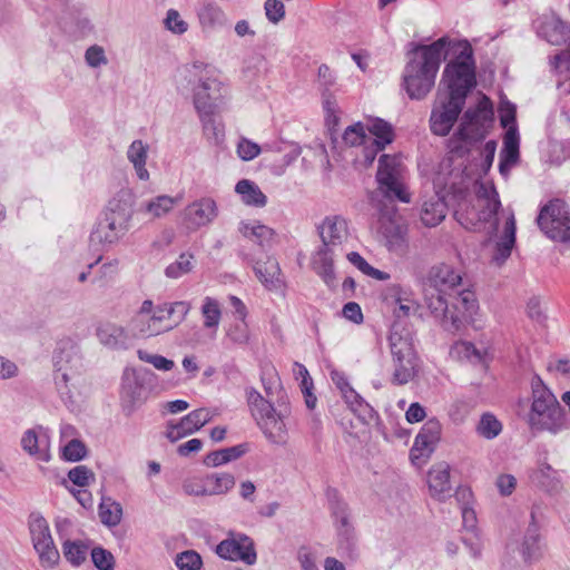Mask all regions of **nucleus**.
<instances>
[{"mask_svg": "<svg viewBox=\"0 0 570 570\" xmlns=\"http://www.w3.org/2000/svg\"><path fill=\"white\" fill-rule=\"evenodd\" d=\"M254 271L267 288L272 289L281 286V268L275 258L268 257L265 262H257Z\"/></svg>", "mask_w": 570, "mask_h": 570, "instance_id": "36", "label": "nucleus"}, {"mask_svg": "<svg viewBox=\"0 0 570 570\" xmlns=\"http://www.w3.org/2000/svg\"><path fill=\"white\" fill-rule=\"evenodd\" d=\"M504 159L500 161V171L503 173L505 163H514L519 156V138L515 127H510L505 134L504 141Z\"/></svg>", "mask_w": 570, "mask_h": 570, "instance_id": "49", "label": "nucleus"}, {"mask_svg": "<svg viewBox=\"0 0 570 570\" xmlns=\"http://www.w3.org/2000/svg\"><path fill=\"white\" fill-rule=\"evenodd\" d=\"M515 243V219L510 214L505 220L503 235L497 243L494 259L499 263L504 262L510 255Z\"/></svg>", "mask_w": 570, "mask_h": 570, "instance_id": "38", "label": "nucleus"}, {"mask_svg": "<svg viewBox=\"0 0 570 570\" xmlns=\"http://www.w3.org/2000/svg\"><path fill=\"white\" fill-rule=\"evenodd\" d=\"M501 206L499 195L494 187L481 184L476 194V207L470 215L478 217V223L483 225L489 234H493L498 229L497 214ZM481 229V226H475Z\"/></svg>", "mask_w": 570, "mask_h": 570, "instance_id": "19", "label": "nucleus"}, {"mask_svg": "<svg viewBox=\"0 0 570 570\" xmlns=\"http://www.w3.org/2000/svg\"><path fill=\"white\" fill-rule=\"evenodd\" d=\"M452 39L439 38L430 45L411 43L403 72L404 88L411 99H423L434 87L441 62L446 58Z\"/></svg>", "mask_w": 570, "mask_h": 570, "instance_id": "2", "label": "nucleus"}, {"mask_svg": "<svg viewBox=\"0 0 570 570\" xmlns=\"http://www.w3.org/2000/svg\"><path fill=\"white\" fill-rule=\"evenodd\" d=\"M247 452L246 444H237L230 448L213 451L204 458L206 466L216 468L239 459Z\"/></svg>", "mask_w": 570, "mask_h": 570, "instance_id": "39", "label": "nucleus"}, {"mask_svg": "<svg viewBox=\"0 0 570 570\" xmlns=\"http://www.w3.org/2000/svg\"><path fill=\"white\" fill-rule=\"evenodd\" d=\"M532 404L528 414V423L532 430L548 431L557 434L570 426L562 406L553 393L543 384L540 377H533Z\"/></svg>", "mask_w": 570, "mask_h": 570, "instance_id": "6", "label": "nucleus"}, {"mask_svg": "<svg viewBox=\"0 0 570 570\" xmlns=\"http://www.w3.org/2000/svg\"><path fill=\"white\" fill-rule=\"evenodd\" d=\"M149 146L140 139L134 140L127 149V159L132 165L139 180L147 181L150 177L146 167Z\"/></svg>", "mask_w": 570, "mask_h": 570, "instance_id": "32", "label": "nucleus"}, {"mask_svg": "<svg viewBox=\"0 0 570 570\" xmlns=\"http://www.w3.org/2000/svg\"><path fill=\"white\" fill-rule=\"evenodd\" d=\"M99 518L102 524L111 528L120 523L122 517V508L120 503L110 498L102 499L99 504Z\"/></svg>", "mask_w": 570, "mask_h": 570, "instance_id": "43", "label": "nucleus"}, {"mask_svg": "<svg viewBox=\"0 0 570 570\" xmlns=\"http://www.w3.org/2000/svg\"><path fill=\"white\" fill-rule=\"evenodd\" d=\"M104 213L117 218L121 216L125 223L130 225L132 218L131 193L125 189L118 191L109 202Z\"/></svg>", "mask_w": 570, "mask_h": 570, "instance_id": "37", "label": "nucleus"}, {"mask_svg": "<svg viewBox=\"0 0 570 570\" xmlns=\"http://www.w3.org/2000/svg\"><path fill=\"white\" fill-rule=\"evenodd\" d=\"M164 27L173 35L181 36L187 32L189 24L183 19L178 10L168 9L164 18Z\"/></svg>", "mask_w": 570, "mask_h": 570, "instance_id": "53", "label": "nucleus"}, {"mask_svg": "<svg viewBox=\"0 0 570 570\" xmlns=\"http://www.w3.org/2000/svg\"><path fill=\"white\" fill-rule=\"evenodd\" d=\"M220 111L222 110L197 111L203 134L206 137V139L214 145L222 144L225 137L224 125L217 118V115Z\"/></svg>", "mask_w": 570, "mask_h": 570, "instance_id": "33", "label": "nucleus"}, {"mask_svg": "<svg viewBox=\"0 0 570 570\" xmlns=\"http://www.w3.org/2000/svg\"><path fill=\"white\" fill-rule=\"evenodd\" d=\"M228 338L237 345H246L249 342V330L245 321L237 320L227 330Z\"/></svg>", "mask_w": 570, "mask_h": 570, "instance_id": "60", "label": "nucleus"}, {"mask_svg": "<svg viewBox=\"0 0 570 570\" xmlns=\"http://www.w3.org/2000/svg\"><path fill=\"white\" fill-rule=\"evenodd\" d=\"M85 60L91 68H98L108 63L105 49L101 46H90L85 52Z\"/></svg>", "mask_w": 570, "mask_h": 570, "instance_id": "63", "label": "nucleus"}, {"mask_svg": "<svg viewBox=\"0 0 570 570\" xmlns=\"http://www.w3.org/2000/svg\"><path fill=\"white\" fill-rule=\"evenodd\" d=\"M448 296H451V294L439 292L428 286L424 287V303L426 307L446 331L453 332L461 327V317L452 312Z\"/></svg>", "mask_w": 570, "mask_h": 570, "instance_id": "22", "label": "nucleus"}, {"mask_svg": "<svg viewBox=\"0 0 570 570\" xmlns=\"http://www.w3.org/2000/svg\"><path fill=\"white\" fill-rule=\"evenodd\" d=\"M520 553L523 561L528 564L539 561L543 556L539 525L535 522L533 512L531 513V522L520 546Z\"/></svg>", "mask_w": 570, "mask_h": 570, "instance_id": "28", "label": "nucleus"}, {"mask_svg": "<svg viewBox=\"0 0 570 570\" xmlns=\"http://www.w3.org/2000/svg\"><path fill=\"white\" fill-rule=\"evenodd\" d=\"M540 229L551 239L567 242L570 239V212L568 205L554 199L546 205L539 216Z\"/></svg>", "mask_w": 570, "mask_h": 570, "instance_id": "13", "label": "nucleus"}, {"mask_svg": "<svg viewBox=\"0 0 570 570\" xmlns=\"http://www.w3.org/2000/svg\"><path fill=\"white\" fill-rule=\"evenodd\" d=\"M212 412L206 407H200L185 415L178 423L167 425L166 438L170 442H176L186 435L200 430L212 420Z\"/></svg>", "mask_w": 570, "mask_h": 570, "instance_id": "25", "label": "nucleus"}, {"mask_svg": "<svg viewBox=\"0 0 570 570\" xmlns=\"http://www.w3.org/2000/svg\"><path fill=\"white\" fill-rule=\"evenodd\" d=\"M55 384L58 392L69 396L71 386L79 381L82 370V357L79 348L71 341H62L53 354Z\"/></svg>", "mask_w": 570, "mask_h": 570, "instance_id": "9", "label": "nucleus"}, {"mask_svg": "<svg viewBox=\"0 0 570 570\" xmlns=\"http://www.w3.org/2000/svg\"><path fill=\"white\" fill-rule=\"evenodd\" d=\"M435 445L430 444L424 440H420L417 435L414 439L413 446L410 450V460L413 465L421 468L424 465L432 453L434 452Z\"/></svg>", "mask_w": 570, "mask_h": 570, "instance_id": "50", "label": "nucleus"}, {"mask_svg": "<svg viewBox=\"0 0 570 570\" xmlns=\"http://www.w3.org/2000/svg\"><path fill=\"white\" fill-rule=\"evenodd\" d=\"M475 430L483 439L493 440L502 432V423L494 414L487 412L481 415Z\"/></svg>", "mask_w": 570, "mask_h": 570, "instance_id": "48", "label": "nucleus"}, {"mask_svg": "<svg viewBox=\"0 0 570 570\" xmlns=\"http://www.w3.org/2000/svg\"><path fill=\"white\" fill-rule=\"evenodd\" d=\"M156 381L154 372L146 367H127L121 376L120 405L130 415L146 402Z\"/></svg>", "mask_w": 570, "mask_h": 570, "instance_id": "8", "label": "nucleus"}, {"mask_svg": "<svg viewBox=\"0 0 570 570\" xmlns=\"http://www.w3.org/2000/svg\"><path fill=\"white\" fill-rule=\"evenodd\" d=\"M342 397L355 413L370 414L373 411L370 404L352 386L342 393Z\"/></svg>", "mask_w": 570, "mask_h": 570, "instance_id": "55", "label": "nucleus"}, {"mask_svg": "<svg viewBox=\"0 0 570 570\" xmlns=\"http://www.w3.org/2000/svg\"><path fill=\"white\" fill-rule=\"evenodd\" d=\"M62 456L67 461H80L86 456V446L81 441L73 439L63 446Z\"/></svg>", "mask_w": 570, "mask_h": 570, "instance_id": "62", "label": "nucleus"}, {"mask_svg": "<svg viewBox=\"0 0 570 570\" xmlns=\"http://www.w3.org/2000/svg\"><path fill=\"white\" fill-rule=\"evenodd\" d=\"M343 140L351 147L363 146L371 141V136L366 134L365 125L357 122L345 129Z\"/></svg>", "mask_w": 570, "mask_h": 570, "instance_id": "52", "label": "nucleus"}, {"mask_svg": "<svg viewBox=\"0 0 570 570\" xmlns=\"http://www.w3.org/2000/svg\"><path fill=\"white\" fill-rule=\"evenodd\" d=\"M375 229L379 240L390 250L400 247L404 240L405 227L394 206L380 209Z\"/></svg>", "mask_w": 570, "mask_h": 570, "instance_id": "21", "label": "nucleus"}, {"mask_svg": "<svg viewBox=\"0 0 570 570\" xmlns=\"http://www.w3.org/2000/svg\"><path fill=\"white\" fill-rule=\"evenodd\" d=\"M404 166L399 156L383 154L379 158L376 180L379 190L389 200L397 199L402 203H410L411 196L403 183Z\"/></svg>", "mask_w": 570, "mask_h": 570, "instance_id": "11", "label": "nucleus"}, {"mask_svg": "<svg viewBox=\"0 0 570 570\" xmlns=\"http://www.w3.org/2000/svg\"><path fill=\"white\" fill-rule=\"evenodd\" d=\"M334 525L336 531L337 553L346 560L354 561L358 558V539L350 512L344 503H337L333 509Z\"/></svg>", "mask_w": 570, "mask_h": 570, "instance_id": "15", "label": "nucleus"}, {"mask_svg": "<svg viewBox=\"0 0 570 570\" xmlns=\"http://www.w3.org/2000/svg\"><path fill=\"white\" fill-rule=\"evenodd\" d=\"M261 154V147L246 138H242L237 144V155L244 161H249Z\"/></svg>", "mask_w": 570, "mask_h": 570, "instance_id": "64", "label": "nucleus"}, {"mask_svg": "<svg viewBox=\"0 0 570 570\" xmlns=\"http://www.w3.org/2000/svg\"><path fill=\"white\" fill-rule=\"evenodd\" d=\"M218 205L212 197H202L188 204L180 214L183 227L195 233L210 226L218 217Z\"/></svg>", "mask_w": 570, "mask_h": 570, "instance_id": "17", "label": "nucleus"}, {"mask_svg": "<svg viewBox=\"0 0 570 570\" xmlns=\"http://www.w3.org/2000/svg\"><path fill=\"white\" fill-rule=\"evenodd\" d=\"M246 401L250 415L265 439L272 444L285 445L288 441L286 419L289 410H276L271 401L253 387L246 390Z\"/></svg>", "mask_w": 570, "mask_h": 570, "instance_id": "7", "label": "nucleus"}, {"mask_svg": "<svg viewBox=\"0 0 570 570\" xmlns=\"http://www.w3.org/2000/svg\"><path fill=\"white\" fill-rule=\"evenodd\" d=\"M208 497L227 493L235 485V478L230 473H212L205 476Z\"/></svg>", "mask_w": 570, "mask_h": 570, "instance_id": "42", "label": "nucleus"}, {"mask_svg": "<svg viewBox=\"0 0 570 570\" xmlns=\"http://www.w3.org/2000/svg\"><path fill=\"white\" fill-rule=\"evenodd\" d=\"M90 556L92 563L98 570H114L116 561L110 551L102 547H95L91 549Z\"/></svg>", "mask_w": 570, "mask_h": 570, "instance_id": "58", "label": "nucleus"}, {"mask_svg": "<svg viewBox=\"0 0 570 570\" xmlns=\"http://www.w3.org/2000/svg\"><path fill=\"white\" fill-rule=\"evenodd\" d=\"M137 355L140 361L151 364L159 371L168 372L175 367L174 361L159 354H151L145 350H138Z\"/></svg>", "mask_w": 570, "mask_h": 570, "instance_id": "57", "label": "nucleus"}, {"mask_svg": "<svg viewBox=\"0 0 570 570\" xmlns=\"http://www.w3.org/2000/svg\"><path fill=\"white\" fill-rule=\"evenodd\" d=\"M129 229L130 225L121 216L117 218L104 213L90 233L89 243L92 247L109 248L118 244Z\"/></svg>", "mask_w": 570, "mask_h": 570, "instance_id": "18", "label": "nucleus"}, {"mask_svg": "<svg viewBox=\"0 0 570 570\" xmlns=\"http://www.w3.org/2000/svg\"><path fill=\"white\" fill-rule=\"evenodd\" d=\"M216 553L226 560L243 561L246 564L256 562V552L250 538L245 534L232 535L216 547Z\"/></svg>", "mask_w": 570, "mask_h": 570, "instance_id": "24", "label": "nucleus"}, {"mask_svg": "<svg viewBox=\"0 0 570 570\" xmlns=\"http://www.w3.org/2000/svg\"><path fill=\"white\" fill-rule=\"evenodd\" d=\"M240 233L246 237L252 239L253 242L258 243L259 245H265L268 243L273 236L274 230L259 222H248L242 223Z\"/></svg>", "mask_w": 570, "mask_h": 570, "instance_id": "44", "label": "nucleus"}, {"mask_svg": "<svg viewBox=\"0 0 570 570\" xmlns=\"http://www.w3.org/2000/svg\"><path fill=\"white\" fill-rule=\"evenodd\" d=\"M21 446L28 454L40 461L48 462L50 460L49 436L41 428L39 432L35 429L26 431L21 439Z\"/></svg>", "mask_w": 570, "mask_h": 570, "instance_id": "29", "label": "nucleus"}, {"mask_svg": "<svg viewBox=\"0 0 570 570\" xmlns=\"http://www.w3.org/2000/svg\"><path fill=\"white\" fill-rule=\"evenodd\" d=\"M29 531L40 564L43 568H53L60 560V554L51 537L47 520L40 513L29 515Z\"/></svg>", "mask_w": 570, "mask_h": 570, "instance_id": "14", "label": "nucleus"}, {"mask_svg": "<svg viewBox=\"0 0 570 570\" xmlns=\"http://www.w3.org/2000/svg\"><path fill=\"white\" fill-rule=\"evenodd\" d=\"M322 246L314 253L312 265L322 279L332 286L335 282L334 259L343 252L350 238L348 223L340 215L326 216L317 227Z\"/></svg>", "mask_w": 570, "mask_h": 570, "instance_id": "4", "label": "nucleus"}, {"mask_svg": "<svg viewBox=\"0 0 570 570\" xmlns=\"http://www.w3.org/2000/svg\"><path fill=\"white\" fill-rule=\"evenodd\" d=\"M453 352L456 353L459 357L465 358L474 364L482 363L484 360V353L470 342H458L453 346Z\"/></svg>", "mask_w": 570, "mask_h": 570, "instance_id": "56", "label": "nucleus"}, {"mask_svg": "<svg viewBox=\"0 0 570 570\" xmlns=\"http://www.w3.org/2000/svg\"><path fill=\"white\" fill-rule=\"evenodd\" d=\"M389 340L394 367L392 383L395 385L407 384L415 376L417 367L412 337L409 332L403 334L394 326Z\"/></svg>", "mask_w": 570, "mask_h": 570, "instance_id": "10", "label": "nucleus"}, {"mask_svg": "<svg viewBox=\"0 0 570 570\" xmlns=\"http://www.w3.org/2000/svg\"><path fill=\"white\" fill-rule=\"evenodd\" d=\"M429 492L438 501H445L452 494L450 466L445 462L433 464L426 476Z\"/></svg>", "mask_w": 570, "mask_h": 570, "instance_id": "26", "label": "nucleus"}, {"mask_svg": "<svg viewBox=\"0 0 570 570\" xmlns=\"http://www.w3.org/2000/svg\"><path fill=\"white\" fill-rule=\"evenodd\" d=\"M195 267V256L191 253H181L178 258L165 269L168 278H180L189 274Z\"/></svg>", "mask_w": 570, "mask_h": 570, "instance_id": "46", "label": "nucleus"}, {"mask_svg": "<svg viewBox=\"0 0 570 570\" xmlns=\"http://www.w3.org/2000/svg\"><path fill=\"white\" fill-rule=\"evenodd\" d=\"M453 49L456 57L443 70L440 86H444L446 90L441 92L459 102H465L468 92L475 85L473 50L466 40H452L450 50Z\"/></svg>", "mask_w": 570, "mask_h": 570, "instance_id": "5", "label": "nucleus"}, {"mask_svg": "<svg viewBox=\"0 0 570 570\" xmlns=\"http://www.w3.org/2000/svg\"><path fill=\"white\" fill-rule=\"evenodd\" d=\"M175 564L178 570H200L203 559L195 550H186L176 556Z\"/></svg>", "mask_w": 570, "mask_h": 570, "instance_id": "54", "label": "nucleus"}, {"mask_svg": "<svg viewBox=\"0 0 570 570\" xmlns=\"http://www.w3.org/2000/svg\"><path fill=\"white\" fill-rule=\"evenodd\" d=\"M88 550H89L88 544H86L85 542L79 541V540H75V541L66 540L62 543L63 557L70 564H72L75 567H79L80 564H82L86 561L87 556H88Z\"/></svg>", "mask_w": 570, "mask_h": 570, "instance_id": "45", "label": "nucleus"}, {"mask_svg": "<svg viewBox=\"0 0 570 570\" xmlns=\"http://www.w3.org/2000/svg\"><path fill=\"white\" fill-rule=\"evenodd\" d=\"M177 199L168 195H159L141 205L140 212L151 218H160L173 210Z\"/></svg>", "mask_w": 570, "mask_h": 570, "instance_id": "40", "label": "nucleus"}, {"mask_svg": "<svg viewBox=\"0 0 570 570\" xmlns=\"http://www.w3.org/2000/svg\"><path fill=\"white\" fill-rule=\"evenodd\" d=\"M202 315L204 317L205 328L217 330L222 318V309L218 301L206 296L203 299Z\"/></svg>", "mask_w": 570, "mask_h": 570, "instance_id": "47", "label": "nucleus"}, {"mask_svg": "<svg viewBox=\"0 0 570 570\" xmlns=\"http://www.w3.org/2000/svg\"><path fill=\"white\" fill-rule=\"evenodd\" d=\"M178 92L193 94V105L197 111L222 110L227 96V87L210 65L195 60L180 67L175 75Z\"/></svg>", "mask_w": 570, "mask_h": 570, "instance_id": "3", "label": "nucleus"}, {"mask_svg": "<svg viewBox=\"0 0 570 570\" xmlns=\"http://www.w3.org/2000/svg\"><path fill=\"white\" fill-rule=\"evenodd\" d=\"M441 431L442 425L440 421L436 419H430L421 428L417 433V438L429 442L430 444L436 445L441 438Z\"/></svg>", "mask_w": 570, "mask_h": 570, "instance_id": "59", "label": "nucleus"}, {"mask_svg": "<svg viewBox=\"0 0 570 570\" xmlns=\"http://www.w3.org/2000/svg\"><path fill=\"white\" fill-rule=\"evenodd\" d=\"M461 282L462 276L459 271L450 265L440 264L430 269L425 286L450 294L461 285Z\"/></svg>", "mask_w": 570, "mask_h": 570, "instance_id": "27", "label": "nucleus"}, {"mask_svg": "<svg viewBox=\"0 0 570 570\" xmlns=\"http://www.w3.org/2000/svg\"><path fill=\"white\" fill-rule=\"evenodd\" d=\"M195 13L203 35H210L229 24L227 13L214 0H199L195 7Z\"/></svg>", "mask_w": 570, "mask_h": 570, "instance_id": "23", "label": "nucleus"}, {"mask_svg": "<svg viewBox=\"0 0 570 570\" xmlns=\"http://www.w3.org/2000/svg\"><path fill=\"white\" fill-rule=\"evenodd\" d=\"M539 35L553 46L564 45L566 49L556 53L551 66L560 70L570 63V27L558 17H546L539 27Z\"/></svg>", "mask_w": 570, "mask_h": 570, "instance_id": "16", "label": "nucleus"}, {"mask_svg": "<svg viewBox=\"0 0 570 570\" xmlns=\"http://www.w3.org/2000/svg\"><path fill=\"white\" fill-rule=\"evenodd\" d=\"M492 121V104L488 97L482 96L474 108L463 114L456 135L462 141H479L485 137Z\"/></svg>", "mask_w": 570, "mask_h": 570, "instance_id": "12", "label": "nucleus"}, {"mask_svg": "<svg viewBox=\"0 0 570 570\" xmlns=\"http://www.w3.org/2000/svg\"><path fill=\"white\" fill-rule=\"evenodd\" d=\"M446 215V204L439 193L426 196L422 203L420 218L424 226L435 227Z\"/></svg>", "mask_w": 570, "mask_h": 570, "instance_id": "30", "label": "nucleus"}, {"mask_svg": "<svg viewBox=\"0 0 570 570\" xmlns=\"http://www.w3.org/2000/svg\"><path fill=\"white\" fill-rule=\"evenodd\" d=\"M531 479L543 488L554 489L558 483V472L548 463H540L539 468L532 472Z\"/></svg>", "mask_w": 570, "mask_h": 570, "instance_id": "51", "label": "nucleus"}, {"mask_svg": "<svg viewBox=\"0 0 570 570\" xmlns=\"http://www.w3.org/2000/svg\"><path fill=\"white\" fill-rule=\"evenodd\" d=\"M452 312L461 317V324L471 317L476 309V298L473 292L464 289L458 293L451 302Z\"/></svg>", "mask_w": 570, "mask_h": 570, "instance_id": "41", "label": "nucleus"}, {"mask_svg": "<svg viewBox=\"0 0 570 570\" xmlns=\"http://www.w3.org/2000/svg\"><path fill=\"white\" fill-rule=\"evenodd\" d=\"M262 383L267 397H272L282 392L281 381L274 368L263 371Z\"/></svg>", "mask_w": 570, "mask_h": 570, "instance_id": "61", "label": "nucleus"}, {"mask_svg": "<svg viewBox=\"0 0 570 570\" xmlns=\"http://www.w3.org/2000/svg\"><path fill=\"white\" fill-rule=\"evenodd\" d=\"M235 191L247 206L262 208L267 204L266 195L256 183L249 179L239 180L235 186Z\"/></svg>", "mask_w": 570, "mask_h": 570, "instance_id": "35", "label": "nucleus"}, {"mask_svg": "<svg viewBox=\"0 0 570 570\" xmlns=\"http://www.w3.org/2000/svg\"><path fill=\"white\" fill-rule=\"evenodd\" d=\"M364 125L371 135L372 144L379 148H385L394 140L393 126L384 119L370 117Z\"/></svg>", "mask_w": 570, "mask_h": 570, "instance_id": "34", "label": "nucleus"}, {"mask_svg": "<svg viewBox=\"0 0 570 570\" xmlns=\"http://www.w3.org/2000/svg\"><path fill=\"white\" fill-rule=\"evenodd\" d=\"M464 104L443 96L440 90L430 118L432 132L438 136H446L455 124Z\"/></svg>", "mask_w": 570, "mask_h": 570, "instance_id": "20", "label": "nucleus"}, {"mask_svg": "<svg viewBox=\"0 0 570 570\" xmlns=\"http://www.w3.org/2000/svg\"><path fill=\"white\" fill-rule=\"evenodd\" d=\"M385 296L386 298H392L397 304L395 309L397 317L409 316L417 311L419 305L413 299L412 291L409 287L392 284L386 287Z\"/></svg>", "mask_w": 570, "mask_h": 570, "instance_id": "31", "label": "nucleus"}, {"mask_svg": "<svg viewBox=\"0 0 570 570\" xmlns=\"http://www.w3.org/2000/svg\"><path fill=\"white\" fill-rule=\"evenodd\" d=\"M190 308V304L185 301L155 305L151 299H145L128 325L114 320H100L95 325V336L109 351H128L138 338L154 337L176 328Z\"/></svg>", "mask_w": 570, "mask_h": 570, "instance_id": "1", "label": "nucleus"}]
</instances>
